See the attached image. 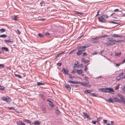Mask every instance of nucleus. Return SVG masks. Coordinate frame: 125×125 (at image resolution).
I'll return each mask as SVG.
<instances>
[{
  "mask_svg": "<svg viewBox=\"0 0 125 125\" xmlns=\"http://www.w3.org/2000/svg\"><path fill=\"white\" fill-rule=\"evenodd\" d=\"M107 101L109 103L111 102L112 103L117 102L119 103H121V102H123L124 104L125 100H121V99H119L118 98H117L116 97H115L113 98H110L108 99L107 100Z\"/></svg>",
  "mask_w": 125,
  "mask_h": 125,
  "instance_id": "f257e3e1",
  "label": "nucleus"
},
{
  "mask_svg": "<svg viewBox=\"0 0 125 125\" xmlns=\"http://www.w3.org/2000/svg\"><path fill=\"white\" fill-rule=\"evenodd\" d=\"M107 42L105 43L106 45L109 46L115 44V40H114L113 38H107Z\"/></svg>",
  "mask_w": 125,
  "mask_h": 125,
  "instance_id": "f03ea898",
  "label": "nucleus"
},
{
  "mask_svg": "<svg viewBox=\"0 0 125 125\" xmlns=\"http://www.w3.org/2000/svg\"><path fill=\"white\" fill-rule=\"evenodd\" d=\"M1 98L2 100L7 102H9L11 100L10 98L7 96H3L1 97Z\"/></svg>",
  "mask_w": 125,
  "mask_h": 125,
  "instance_id": "7ed1b4c3",
  "label": "nucleus"
},
{
  "mask_svg": "<svg viewBox=\"0 0 125 125\" xmlns=\"http://www.w3.org/2000/svg\"><path fill=\"white\" fill-rule=\"evenodd\" d=\"M103 17H105V15L103 14L101 16L99 17L98 19L99 21L102 22H104L106 21V20Z\"/></svg>",
  "mask_w": 125,
  "mask_h": 125,
  "instance_id": "20e7f679",
  "label": "nucleus"
},
{
  "mask_svg": "<svg viewBox=\"0 0 125 125\" xmlns=\"http://www.w3.org/2000/svg\"><path fill=\"white\" fill-rule=\"evenodd\" d=\"M105 89L106 91V92L110 93V92H112L113 93L111 92V93L112 94H114V92L112 88H106Z\"/></svg>",
  "mask_w": 125,
  "mask_h": 125,
  "instance_id": "39448f33",
  "label": "nucleus"
},
{
  "mask_svg": "<svg viewBox=\"0 0 125 125\" xmlns=\"http://www.w3.org/2000/svg\"><path fill=\"white\" fill-rule=\"evenodd\" d=\"M64 87L66 88L67 90L70 91L71 90V87H70V85L66 83H65L64 84Z\"/></svg>",
  "mask_w": 125,
  "mask_h": 125,
  "instance_id": "423d86ee",
  "label": "nucleus"
},
{
  "mask_svg": "<svg viewBox=\"0 0 125 125\" xmlns=\"http://www.w3.org/2000/svg\"><path fill=\"white\" fill-rule=\"evenodd\" d=\"M47 101H48L49 102V104L50 107H52L54 106L55 105L53 104L52 103L51 101L49 99H47Z\"/></svg>",
  "mask_w": 125,
  "mask_h": 125,
  "instance_id": "0eeeda50",
  "label": "nucleus"
},
{
  "mask_svg": "<svg viewBox=\"0 0 125 125\" xmlns=\"http://www.w3.org/2000/svg\"><path fill=\"white\" fill-rule=\"evenodd\" d=\"M83 46H80L78 47V48H79L82 52L83 51H85V48H83Z\"/></svg>",
  "mask_w": 125,
  "mask_h": 125,
  "instance_id": "6e6552de",
  "label": "nucleus"
},
{
  "mask_svg": "<svg viewBox=\"0 0 125 125\" xmlns=\"http://www.w3.org/2000/svg\"><path fill=\"white\" fill-rule=\"evenodd\" d=\"M18 15H15L12 16L11 17V19L12 20H14L15 21H17L18 19Z\"/></svg>",
  "mask_w": 125,
  "mask_h": 125,
  "instance_id": "1a4fd4ad",
  "label": "nucleus"
},
{
  "mask_svg": "<svg viewBox=\"0 0 125 125\" xmlns=\"http://www.w3.org/2000/svg\"><path fill=\"white\" fill-rule=\"evenodd\" d=\"M62 71H63L65 73H66V74H68V73L69 72L68 71L67 68H66L65 69L64 68H62Z\"/></svg>",
  "mask_w": 125,
  "mask_h": 125,
  "instance_id": "9d476101",
  "label": "nucleus"
},
{
  "mask_svg": "<svg viewBox=\"0 0 125 125\" xmlns=\"http://www.w3.org/2000/svg\"><path fill=\"white\" fill-rule=\"evenodd\" d=\"M34 121V122L33 123V124H34V125H40L41 124V122L38 121Z\"/></svg>",
  "mask_w": 125,
  "mask_h": 125,
  "instance_id": "9b49d317",
  "label": "nucleus"
},
{
  "mask_svg": "<svg viewBox=\"0 0 125 125\" xmlns=\"http://www.w3.org/2000/svg\"><path fill=\"white\" fill-rule=\"evenodd\" d=\"M82 52L81 50L78 48V52L76 53V54L78 56L80 55L82 53Z\"/></svg>",
  "mask_w": 125,
  "mask_h": 125,
  "instance_id": "f8f14e48",
  "label": "nucleus"
},
{
  "mask_svg": "<svg viewBox=\"0 0 125 125\" xmlns=\"http://www.w3.org/2000/svg\"><path fill=\"white\" fill-rule=\"evenodd\" d=\"M17 125H25L24 123L20 121L17 122Z\"/></svg>",
  "mask_w": 125,
  "mask_h": 125,
  "instance_id": "ddd939ff",
  "label": "nucleus"
},
{
  "mask_svg": "<svg viewBox=\"0 0 125 125\" xmlns=\"http://www.w3.org/2000/svg\"><path fill=\"white\" fill-rule=\"evenodd\" d=\"M117 96L119 97L121 99V100H124V99L123 98L124 96L121 94H118L117 95Z\"/></svg>",
  "mask_w": 125,
  "mask_h": 125,
  "instance_id": "4468645a",
  "label": "nucleus"
},
{
  "mask_svg": "<svg viewBox=\"0 0 125 125\" xmlns=\"http://www.w3.org/2000/svg\"><path fill=\"white\" fill-rule=\"evenodd\" d=\"M1 49L2 51H4L6 52H8L9 49L8 48L6 47H2Z\"/></svg>",
  "mask_w": 125,
  "mask_h": 125,
  "instance_id": "2eb2a0df",
  "label": "nucleus"
},
{
  "mask_svg": "<svg viewBox=\"0 0 125 125\" xmlns=\"http://www.w3.org/2000/svg\"><path fill=\"white\" fill-rule=\"evenodd\" d=\"M83 115L86 118H87L89 119H91V118H90V116L89 115H88L87 114V113H83Z\"/></svg>",
  "mask_w": 125,
  "mask_h": 125,
  "instance_id": "dca6fc26",
  "label": "nucleus"
},
{
  "mask_svg": "<svg viewBox=\"0 0 125 125\" xmlns=\"http://www.w3.org/2000/svg\"><path fill=\"white\" fill-rule=\"evenodd\" d=\"M77 72L78 74L80 75L83 73V71L81 69L78 70H77Z\"/></svg>",
  "mask_w": 125,
  "mask_h": 125,
  "instance_id": "f3484780",
  "label": "nucleus"
},
{
  "mask_svg": "<svg viewBox=\"0 0 125 125\" xmlns=\"http://www.w3.org/2000/svg\"><path fill=\"white\" fill-rule=\"evenodd\" d=\"M55 113L57 115H59L61 112L58 109H57L56 110Z\"/></svg>",
  "mask_w": 125,
  "mask_h": 125,
  "instance_id": "a211bd4d",
  "label": "nucleus"
},
{
  "mask_svg": "<svg viewBox=\"0 0 125 125\" xmlns=\"http://www.w3.org/2000/svg\"><path fill=\"white\" fill-rule=\"evenodd\" d=\"M44 84V83H42L41 82H38L37 83V85L38 86H40L41 85H43Z\"/></svg>",
  "mask_w": 125,
  "mask_h": 125,
  "instance_id": "6ab92c4d",
  "label": "nucleus"
},
{
  "mask_svg": "<svg viewBox=\"0 0 125 125\" xmlns=\"http://www.w3.org/2000/svg\"><path fill=\"white\" fill-rule=\"evenodd\" d=\"M109 36L108 35H105L102 36H101L99 37H98V38H105L106 37H107Z\"/></svg>",
  "mask_w": 125,
  "mask_h": 125,
  "instance_id": "aec40b11",
  "label": "nucleus"
},
{
  "mask_svg": "<svg viewBox=\"0 0 125 125\" xmlns=\"http://www.w3.org/2000/svg\"><path fill=\"white\" fill-rule=\"evenodd\" d=\"M91 92H92V91H91L90 90H87L84 91V92L85 94H87V93H90Z\"/></svg>",
  "mask_w": 125,
  "mask_h": 125,
  "instance_id": "412c9836",
  "label": "nucleus"
},
{
  "mask_svg": "<svg viewBox=\"0 0 125 125\" xmlns=\"http://www.w3.org/2000/svg\"><path fill=\"white\" fill-rule=\"evenodd\" d=\"M99 90H100L102 92H104V93H106V92L105 88H100L99 89Z\"/></svg>",
  "mask_w": 125,
  "mask_h": 125,
  "instance_id": "4be33fe9",
  "label": "nucleus"
},
{
  "mask_svg": "<svg viewBox=\"0 0 125 125\" xmlns=\"http://www.w3.org/2000/svg\"><path fill=\"white\" fill-rule=\"evenodd\" d=\"M91 45V44H86L85 46H83V48H86L90 47Z\"/></svg>",
  "mask_w": 125,
  "mask_h": 125,
  "instance_id": "5701e85b",
  "label": "nucleus"
},
{
  "mask_svg": "<svg viewBox=\"0 0 125 125\" xmlns=\"http://www.w3.org/2000/svg\"><path fill=\"white\" fill-rule=\"evenodd\" d=\"M68 75L69 78H70L72 79L76 78V77L75 76H72L70 74H69Z\"/></svg>",
  "mask_w": 125,
  "mask_h": 125,
  "instance_id": "b1692460",
  "label": "nucleus"
},
{
  "mask_svg": "<svg viewBox=\"0 0 125 125\" xmlns=\"http://www.w3.org/2000/svg\"><path fill=\"white\" fill-rule=\"evenodd\" d=\"M38 36L41 38H43V35L41 33H39L38 34Z\"/></svg>",
  "mask_w": 125,
  "mask_h": 125,
  "instance_id": "393cba45",
  "label": "nucleus"
},
{
  "mask_svg": "<svg viewBox=\"0 0 125 125\" xmlns=\"http://www.w3.org/2000/svg\"><path fill=\"white\" fill-rule=\"evenodd\" d=\"M77 70H76V69H75L73 70L71 72V73H75L77 72Z\"/></svg>",
  "mask_w": 125,
  "mask_h": 125,
  "instance_id": "a878e982",
  "label": "nucleus"
},
{
  "mask_svg": "<svg viewBox=\"0 0 125 125\" xmlns=\"http://www.w3.org/2000/svg\"><path fill=\"white\" fill-rule=\"evenodd\" d=\"M15 75L16 77H18L20 78L21 79L22 78V76L19 74H15Z\"/></svg>",
  "mask_w": 125,
  "mask_h": 125,
  "instance_id": "bb28decb",
  "label": "nucleus"
},
{
  "mask_svg": "<svg viewBox=\"0 0 125 125\" xmlns=\"http://www.w3.org/2000/svg\"><path fill=\"white\" fill-rule=\"evenodd\" d=\"M64 52H65V51L62 52L61 53H58V54H57V55L56 56V57H58L59 55H60L61 54H62Z\"/></svg>",
  "mask_w": 125,
  "mask_h": 125,
  "instance_id": "cd10ccee",
  "label": "nucleus"
},
{
  "mask_svg": "<svg viewBox=\"0 0 125 125\" xmlns=\"http://www.w3.org/2000/svg\"><path fill=\"white\" fill-rule=\"evenodd\" d=\"M7 37V35L5 34L1 35L0 36V37H3L4 38H5Z\"/></svg>",
  "mask_w": 125,
  "mask_h": 125,
  "instance_id": "c85d7f7f",
  "label": "nucleus"
},
{
  "mask_svg": "<svg viewBox=\"0 0 125 125\" xmlns=\"http://www.w3.org/2000/svg\"><path fill=\"white\" fill-rule=\"evenodd\" d=\"M5 31V29L4 28H2L0 30V32L2 33L4 32Z\"/></svg>",
  "mask_w": 125,
  "mask_h": 125,
  "instance_id": "c756f323",
  "label": "nucleus"
},
{
  "mask_svg": "<svg viewBox=\"0 0 125 125\" xmlns=\"http://www.w3.org/2000/svg\"><path fill=\"white\" fill-rule=\"evenodd\" d=\"M45 35L49 37L50 34L48 32L45 33Z\"/></svg>",
  "mask_w": 125,
  "mask_h": 125,
  "instance_id": "7c9ffc66",
  "label": "nucleus"
},
{
  "mask_svg": "<svg viewBox=\"0 0 125 125\" xmlns=\"http://www.w3.org/2000/svg\"><path fill=\"white\" fill-rule=\"evenodd\" d=\"M97 94H95L94 93H91L90 94V95L91 96H96L97 95Z\"/></svg>",
  "mask_w": 125,
  "mask_h": 125,
  "instance_id": "2f4dec72",
  "label": "nucleus"
},
{
  "mask_svg": "<svg viewBox=\"0 0 125 125\" xmlns=\"http://www.w3.org/2000/svg\"><path fill=\"white\" fill-rule=\"evenodd\" d=\"M4 87L3 86H1V85H0V89L1 90H4Z\"/></svg>",
  "mask_w": 125,
  "mask_h": 125,
  "instance_id": "473e14b6",
  "label": "nucleus"
},
{
  "mask_svg": "<svg viewBox=\"0 0 125 125\" xmlns=\"http://www.w3.org/2000/svg\"><path fill=\"white\" fill-rule=\"evenodd\" d=\"M67 82L73 84H75V81H73L71 80H68Z\"/></svg>",
  "mask_w": 125,
  "mask_h": 125,
  "instance_id": "72a5a7b5",
  "label": "nucleus"
},
{
  "mask_svg": "<svg viewBox=\"0 0 125 125\" xmlns=\"http://www.w3.org/2000/svg\"><path fill=\"white\" fill-rule=\"evenodd\" d=\"M86 84L85 85V86L87 87H90L91 86V85H89L88 83H86Z\"/></svg>",
  "mask_w": 125,
  "mask_h": 125,
  "instance_id": "f704fd0d",
  "label": "nucleus"
},
{
  "mask_svg": "<svg viewBox=\"0 0 125 125\" xmlns=\"http://www.w3.org/2000/svg\"><path fill=\"white\" fill-rule=\"evenodd\" d=\"M5 42L6 43L7 42H10L11 43L12 42V41H9V40H5Z\"/></svg>",
  "mask_w": 125,
  "mask_h": 125,
  "instance_id": "c9c22d12",
  "label": "nucleus"
},
{
  "mask_svg": "<svg viewBox=\"0 0 125 125\" xmlns=\"http://www.w3.org/2000/svg\"><path fill=\"white\" fill-rule=\"evenodd\" d=\"M118 35L116 34H114L112 35V37H118Z\"/></svg>",
  "mask_w": 125,
  "mask_h": 125,
  "instance_id": "e433bc0d",
  "label": "nucleus"
},
{
  "mask_svg": "<svg viewBox=\"0 0 125 125\" xmlns=\"http://www.w3.org/2000/svg\"><path fill=\"white\" fill-rule=\"evenodd\" d=\"M4 67V65L2 64H0V68H3Z\"/></svg>",
  "mask_w": 125,
  "mask_h": 125,
  "instance_id": "4c0bfd02",
  "label": "nucleus"
},
{
  "mask_svg": "<svg viewBox=\"0 0 125 125\" xmlns=\"http://www.w3.org/2000/svg\"><path fill=\"white\" fill-rule=\"evenodd\" d=\"M8 109L9 110H14L15 109L14 107H8Z\"/></svg>",
  "mask_w": 125,
  "mask_h": 125,
  "instance_id": "58836bf2",
  "label": "nucleus"
},
{
  "mask_svg": "<svg viewBox=\"0 0 125 125\" xmlns=\"http://www.w3.org/2000/svg\"><path fill=\"white\" fill-rule=\"evenodd\" d=\"M28 123L30 125H31L33 124V123L30 121L29 120Z\"/></svg>",
  "mask_w": 125,
  "mask_h": 125,
  "instance_id": "ea45409f",
  "label": "nucleus"
},
{
  "mask_svg": "<svg viewBox=\"0 0 125 125\" xmlns=\"http://www.w3.org/2000/svg\"><path fill=\"white\" fill-rule=\"evenodd\" d=\"M88 68L87 67V66H85V68L84 69V70L85 72H86L87 70H88Z\"/></svg>",
  "mask_w": 125,
  "mask_h": 125,
  "instance_id": "a19ab883",
  "label": "nucleus"
},
{
  "mask_svg": "<svg viewBox=\"0 0 125 125\" xmlns=\"http://www.w3.org/2000/svg\"><path fill=\"white\" fill-rule=\"evenodd\" d=\"M124 41L123 40H119L117 41H116L115 40V42H123Z\"/></svg>",
  "mask_w": 125,
  "mask_h": 125,
  "instance_id": "79ce46f5",
  "label": "nucleus"
},
{
  "mask_svg": "<svg viewBox=\"0 0 125 125\" xmlns=\"http://www.w3.org/2000/svg\"><path fill=\"white\" fill-rule=\"evenodd\" d=\"M76 63V62L74 63V66H73V68H75L76 67L77 65L78 64V63Z\"/></svg>",
  "mask_w": 125,
  "mask_h": 125,
  "instance_id": "37998d69",
  "label": "nucleus"
},
{
  "mask_svg": "<svg viewBox=\"0 0 125 125\" xmlns=\"http://www.w3.org/2000/svg\"><path fill=\"white\" fill-rule=\"evenodd\" d=\"M89 78L87 76H85L84 77V79L85 80H88Z\"/></svg>",
  "mask_w": 125,
  "mask_h": 125,
  "instance_id": "c03bdc74",
  "label": "nucleus"
},
{
  "mask_svg": "<svg viewBox=\"0 0 125 125\" xmlns=\"http://www.w3.org/2000/svg\"><path fill=\"white\" fill-rule=\"evenodd\" d=\"M100 118H99L97 119V120L96 122H97L98 123L100 121Z\"/></svg>",
  "mask_w": 125,
  "mask_h": 125,
  "instance_id": "a18cd8bd",
  "label": "nucleus"
},
{
  "mask_svg": "<svg viewBox=\"0 0 125 125\" xmlns=\"http://www.w3.org/2000/svg\"><path fill=\"white\" fill-rule=\"evenodd\" d=\"M99 42L98 41H93V43H99Z\"/></svg>",
  "mask_w": 125,
  "mask_h": 125,
  "instance_id": "49530a36",
  "label": "nucleus"
},
{
  "mask_svg": "<svg viewBox=\"0 0 125 125\" xmlns=\"http://www.w3.org/2000/svg\"><path fill=\"white\" fill-rule=\"evenodd\" d=\"M96 122V121L93 120L92 121V123L94 124H95Z\"/></svg>",
  "mask_w": 125,
  "mask_h": 125,
  "instance_id": "de8ad7c7",
  "label": "nucleus"
},
{
  "mask_svg": "<svg viewBox=\"0 0 125 125\" xmlns=\"http://www.w3.org/2000/svg\"><path fill=\"white\" fill-rule=\"evenodd\" d=\"M109 23H112L113 24H117L118 23L114 22V21H109Z\"/></svg>",
  "mask_w": 125,
  "mask_h": 125,
  "instance_id": "09e8293b",
  "label": "nucleus"
},
{
  "mask_svg": "<svg viewBox=\"0 0 125 125\" xmlns=\"http://www.w3.org/2000/svg\"><path fill=\"white\" fill-rule=\"evenodd\" d=\"M87 54L86 52H84L83 54V56H84L87 55Z\"/></svg>",
  "mask_w": 125,
  "mask_h": 125,
  "instance_id": "8fccbe9b",
  "label": "nucleus"
},
{
  "mask_svg": "<svg viewBox=\"0 0 125 125\" xmlns=\"http://www.w3.org/2000/svg\"><path fill=\"white\" fill-rule=\"evenodd\" d=\"M57 64L59 66H60L62 65V62H60V63H57Z\"/></svg>",
  "mask_w": 125,
  "mask_h": 125,
  "instance_id": "3c124183",
  "label": "nucleus"
},
{
  "mask_svg": "<svg viewBox=\"0 0 125 125\" xmlns=\"http://www.w3.org/2000/svg\"><path fill=\"white\" fill-rule=\"evenodd\" d=\"M16 33L19 34L21 33L20 32L19 30H18L17 31Z\"/></svg>",
  "mask_w": 125,
  "mask_h": 125,
  "instance_id": "603ef678",
  "label": "nucleus"
},
{
  "mask_svg": "<svg viewBox=\"0 0 125 125\" xmlns=\"http://www.w3.org/2000/svg\"><path fill=\"white\" fill-rule=\"evenodd\" d=\"M81 84L82 85H83L84 86H85V85L86 84V83H85L83 82L81 83Z\"/></svg>",
  "mask_w": 125,
  "mask_h": 125,
  "instance_id": "864d4df0",
  "label": "nucleus"
},
{
  "mask_svg": "<svg viewBox=\"0 0 125 125\" xmlns=\"http://www.w3.org/2000/svg\"><path fill=\"white\" fill-rule=\"evenodd\" d=\"M42 109L43 111H45L46 110L45 108L43 107H42Z\"/></svg>",
  "mask_w": 125,
  "mask_h": 125,
  "instance_id": "5fc2aeb1",
  "label": "nucleus"
},
{
  "mask_svg": "<svg viewBox=\"0 0 125 125\" xmlns=\"http://www.w3.org/2000/svg\"><path fill=\"white\" fill-rule=\"evenodd\" d=\"M90 61V60H85V61L84 62V63H88V62H89Z\"/></svg>",
  "mask_w": 125,
  "mask_h": 125,
  "instance_id": "6e6d98bb",
  "label": "nucleus"
},
{
  "mask_svg": "<svg viewBox=\"0 0 125 125\" xmlns=\"http://www.w3.org/2000/svg\"><path fill=\"white\" fill-rule=\"evenodd\" d=\"M119 84L116 86L115 89V90H117L119 89Z\"/></svg>",
  "mask_w": 125,
  "mask_h": 125,
  "instance_id": "4d7b16f0",
  "label": "nucleus"
},
{
  "mask_svg": "<svg viewBox=\"0 0 125 125\" xmlns=\"http://www.w3.org/2000/svg\"><path fill=\"white\" fill-rule=\"evenodd\" d=\"M81 83L80 82L75 81V84H81Z\"/></svg>",
  "mask_w": 125,
  "mask_h": 125,
  "instance_id": "13d9d810",
  "label": "nucleus"
},
{
  "mask_svg": "<svg viewBox=\"0 0 125 125\" xmlns=\"http://www.w3.org/2000/svg\"><path fill=\"white\" fill-rule=\"evenodd\" d=\"M39 96H40L42 98H44L43 95V94H39Z\"/></svg>",
  "mask_w": 125,
  "mask_h": 125,
  "instance_id": "bf43d9fd",
  "label": "nucleus"
},
{
  "mask_svg": "<svg viewBox=\"0 0 125 125\" xmlns=\"http://www.w3.org/2000/svg\"><path fill=\"white\" fill-rule=\"evenodd\" d=\"M75 50H74L72 51H71L69 53V54H71L72 52H73L74 51H75Z\"/></svg>",
  "mask_w": 125,
  "mask_h": 125,
  "instance_id": "052dcab7",
  "label": "nucleus"
},
{
  "mask_svg": "<svg viewBox=\"0 0 125 125\" xmlns=\"http://www.w3.org/2000/svg\"><path fill=\"white\" fill-rule=\"evenodd\" d=\"M120 78H121L119 76V77H118L116 78V80H117L118 81L120 79Z\"/></svg>",
  "mask_w": 125,
  "mask_h": 125,
  "instance_id": "680f3d73",
  "label": "nucleus"
},
{
  "mask_svg": "<svg viewBox=\"0 0 125 125\" xmlns=\"http://www.w3.org/2000/svg\"><path fill=\"white\" fill-rule=\"evenodd\" d=\"M29 120H27L26 119H25L23 121L25 122H26L27 123H28V121Z\"/></svg>",
  "mask_w": 125,
  "mask_h": 125,
  "instance_id": "e2e57ef3",
  "label": "nucleus"
},
{
  "mask_svg": "<svg viewBox=\"0 0 125 125\" xmlns=\"http://www.w3.org/2000/svg\"><path fill=\"white\" fill-rule=\"evenodd\" d=\"M107 121V120H105L104 119L103 120V122L105 124L106 123Z\"/></svg>",
  "mask_w": 125,
  "mask_h": 125,
  "instance_id": "0e129e2a",
  "label": "nucleus"
},
{
  "mask_svg": "<svg viewBox=\"0 0 125 125\" xmlns=\"http://www.w3.org/2000/svg\"><path fill=\"white\" fill-rule=\"evenodd\" d=\"M104 51V50H102L100 51V54L102 55V53Z\"/></svg>",
  "mask_w": 125,
  "mask_h": 125,
  "instance_id": "69168bd1",
  "label": "nucleus"
},
{
  "mask_svg": "<svg viewBox=\"0 0 125 125\" xmlns=\"http://www.w3.org/2000/svg\"><path fill=\"white\" fill-rule=\"evenodd\" d=\"M123 74V73L122 72L121 73H120L119 74V76H120L122 75Z\"/></svg>",
  "mask_w": 125,
  "mask_h": 125,
  "instance_id": "338daca9",
  "label": "nucleus"
},
{
  "mask_svg": "<svg viewBox=\"0 0 125 125\" xmlns=\"http://www.w3.org/2000/svg\"><path fill=\"white\" fill-rule=\"evenodd\" d=\"M114 122L113 121H111V125H114Z\"/></svg>",
  "mask_w": 125,
  "mask_h": 125,
  "instance_id": "774afa93",
  "label": "nucleus"
}]
</instances>
